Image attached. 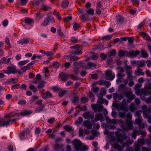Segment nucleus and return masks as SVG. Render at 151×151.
Instances as JSON below:
<instances>
[{"label":"nucleus","mask_w":151,"mask_h":151,"mask_svg":"<svg viewBox=\"0 0 151 151\" xmlns=\"http://www.w3.org/2000/svg\"><path fill=\"white\" fill-rule=\"evenodd\" d=\"M62 147V144H59L58 143H55L54 145V148L58 150H59Z\"/></svg>","instance_id":"ea45409f"},{"label":"nucleus","mask_w":151,"mask_h":151,"mask_svg":"<svg viewBox=\"0 0 151 151\" xmlns=\"http://www.w3.org/2000/svg\"><path fill=\"white\" fill-rule=\"evenodd\" d=\"M44 108L45 106H44L37 107L36 108L35 111L36 112H40L44 110Z\"/></svg>","instance_id":"2f4dec72"},{"label":"nucleus","mask_w":151,"mask_h":151,"mask_svg":"<svg viewBox=\"0 0 151 151\" xmlns=\"http://www.w3.org/2000/svg\"><path fill=\"white\" fill-rule=\"evenodd\" d=\"M141 53L142 57L144 58H146L148 56V54L145 52L144 50H142L141 51Z\"/></svg>","instance_id":"603ef678"},{"label":"nucleus","mask_w":151,"mask_h":151,"mask_svg":"<svg viewBox=\"0 0 151 151\" xmlns=\"http://www.w3.org/2000/svg\"><path fill=\"white\" fill-rule=\"evenodd\" d=\"M80 27V25L77 23H75L73 25V29L75 30H77Z\"/></svg>","instance_id":"338daca9"},{"label":"nucleus","mask_w":151,"mask_h":151,"mask_svg":"<svg viewBox=\"0 0 151 151\" xmlns=\"http://www.w3.org/2000/svg\"><path fill=\"white\" fill-rule=\"evenodd\" d=\"M124 69L125 70V73L127 75V78H132V67L129 65H126L124 66Z\"/></svg>","instance_id":"423d86ee"},{"label":"nucleus","mask_w":151,"mask_h":151,"mask_svg":"<svg viewBox=\"0 0 151 151\" xmlns=\"http://www.w3.org/2000/svg\"><path fill=\"white\" fill-rule=\"evenodd\" d=\"M32 113V111H30L23 110L20 113V115L22 116H25L29 115Z\"/></svg>","instance_id":"393cba45"},{"label":"nucleus","mask_w":151,"mask_h":151,"mask_svg":"<svg viewBox=\"0 0 151 151\" xmlns=\"http://www.w3.org/2000/svg\"><path fill=\"white\" fill-rule=\"evenodd\" d=\"M86 11L88 14H90L92 16L94 15V10L93 9L91 8L88 10H86Z\"/></svg>","instance_id":"e433bc0d"},{"label":"nucleus","mask_w":151,"mask_h":151,"mask_svg":"<svg viewBox=\"0 0 151 151\" xmlns=\"http://www.w3.org/2000/svg\"><path fill=\"white\" fill-rule=\"evenodd\" d=\"M68 4L69 2L68 1L66 0H64L62 4V7L63 8H65L68 6Z\"/></svg>","instance_id":"8fccbe9b"},{"label":"nucleus","mask_w":151,"mask_h":151,"mask_svg":"<svg viewBox=\"0 0 151 151\" xmlns=\"http://www.w3.org/2000/svg\"><path fill=\"white\" fill-rule=\"evenodd\" d=\"M53 14L58 19L60 20L61 19V16L58 12H56V10H55L54 12L53 13Z\"/></svg>","instance_id":"a18cd8bd"},{"label":"nucleus","mask_w":151,"mask_h":151,"mask_svg":"<svg viewBox=\"0 0 151 151\" xmlns=\"http://www.w3.org/2000/svg\"><path fill=\"white\" fill-rule=\"evenodd\" d=\"M150 112H144L143 113V116L145 118H148L150 116Z\"/></svg>","instance_id":"de8ad7c7"},{"label":"nucleus","mask_w":151,"mask_h":151,"mask_svg":"<svg viewBox=\"0 0 151 151\" xmlns=\"http://www.w3.org/2000/svg\"><path fill=\"white\" fill-rule=\"evenodd\" d=\"M19 119V118H15L12 119L5 120L4 119L0 118V127L8 126L10 125V122H14Z\"/></svg>","instance_id":"f03ea898"},{"label":"nucleus","mask_w":151,"mask_h":151,"mask_svg":"<svg viewBox=\"0 0 151 151\" xmlns=\"http://www.w3.org/2000/svg\"><path fill=\"white\" fill-rule=\"evenodd\" d=\"M88 146L84 145L83 146L82 145V147L80 149L81 151H86L88 149Z\"/></svg>","instance_id":"052dcab7"},{"label":"nucleus","mask_w":151,"mask_h":151,"mask_svg":"<svg viewBox=\"0 0 151 151\" xmlns=\"http://www.w3.org/2000/svg\"><path fill=\"white\" fill-rule=\"evenodd\" d=\"M57 31L58 35L60 37H63V36L64 34L61 31V27L60 26H58L57 27Z\"/></svg>","instance_id":"72a5a7b5"},{"label":"nucleus","mask_w":151,"mask_h":151,"mask_svg":"<svg viewBox=\"0 0 151 151\" xmlns=\"http://www.w3.org/2000/svg\"><path fill=\"white\" fill-rule=\"evenodd\" d=\"M142 117H138L135 119V123L136 124L138 125L139 129H143L145 128V124L142 123Z\"/></svg>","instance_id":"9d476101"},{"label":"nucleus","mask_w":151,"mask_h":151,"mask_svg":"<svg viewBox=\"0 0 151 151\" xmlns=\"http://www.w3.org/2000/svg\"><path fill=\"white\" fill-rule=\"evenodd\" d=\"M112 147L117 150L118 151H122L123 150V148H122L121 146L117 144H114L112 145Z\"/></svg>","instance_id":"a878e982"},{"label":"nucleus","mask_w":151,"mask_h":151,"mask_svg":"<svg viewBox=\"0 0 151 151\" xmlns=\"http://www.w3.org/2000/svg\"><path fill=\"white\" fill-rule=\"evenodd\" d=\"M129 109L131 111H133L137 110V108L135 107L134 103H131L129 106Z\"/></svg>","instance_id":"f704fd0d"},{"label":"nucleus","mask_w":151,"mask_h":151,"mask_svg":"<svg viewBox=\"0 0 151 151\" xmlns=\"http://www.w3.org/2000/svg\"><path fill=\"white\" fill-rule=\"evenodd\" d=\"M118 123L120 125V127L123 130L124 126V121L122 119H119L117 121Z\"/></svg>","instance_id":"a19ab883"},{"label":"nucleus","mask_w":151,"mask_h":151,"mask_svg":"<svg viewBox=\"0 0 151 151\" xmlns=\"http://www.w3.org/2000/svg\"><path fill=\"white\" fill-rule=\"evenodd\" d=\"M139 130H137L134 129L133 130L132 133V137L134 139H135L136 138V136L137 135H139L138 132Z\"/></svg>","instance_id":"b1692460"},{"label":"nucleus","mask_w":151,"mask_h":151,"mask_svg":"<svg viewBox=\"0 0 151 151\" xmlns=\"http://www.w3.org/2000/svg\"><path fill=\"white\" fill-rule=\"evenodd\" d=\"M139 52H140L138 50L134 51L133 50H131L129 52H128L127 57L130 58H135L139 54Z\"/></svg>","instance_id":"0eeeda50"},{"label":"nucleus","mask_w":151,"mask_h":151,"mask_svg":"<svg viewBox=\"0 0 151 151\" xmlns=\"http://www.w3.org/2000/svg\"><path fill=\"white\" fill-rule=\"evenodd\" d=\"M112 37V36L111 35H107L103 36L102 38V39L103 40H109Z\"/></svg>","instance_id":"5fc2aeb1"},{"label":"nucleus","mask_w":151,"mask_h":151,"mask_svg":"<svg viewBox=\"0 0 151 151\" xmlns=\"http://www.w3.org/2000/svg\"><path fill=\"white\" fill-rule=\"evenodd\" d=\"M49 22L53 23L55 21L53 17L50 15H49L46 17Z\"/></svg>","instance_id":"c756f323"},{"label":"nucleus","mask_w":151,"mask_h":151,"mask_svg":"<svg viewBox=\"0 0 151 151\" xmlns=\"http://www.w3.org/2000/svg\"><path fill=\"white\" fill-rule=\"evenodd\" d=\"M122 112H119V115L121 118H124L125 117L126 114L128 112V110H127V111H124V110H122Z\"/></svg>","instance_id":"c85d7f7f"},{"label":"nucleus","mask_w":151,"mask_h":151,"mask_svg":"<svg viewBox=\"0 0 151 151\" xmlns=\"http://www.w3.org/2000/svg\"><path fill=\"white\" fill-rule=\"evenodd\" d=\"M139 135L141 134V137L142 138H144L146 137V132L145 130H139L138 132Z\"/></svg>","instance_id":"7c9ffc66"},{"label":"nucleus","mask_w":151,"mask_h":151,"mask_svg":"<svg viewBox=\"0 0 151 151\" xmlns=\"http://www.w3.org/2000/svg\"><path fill=\"white\" fill-rule=\"evenodd\" d=\"M72 62H66L64 65V66L65 68L66 69L69 68L70 66H71V63Z\"/></svg>","instance_id":"4d7b16f0"},{"label":"nucleus","mask_w":151,"mask_h":151,"mask_svg":"<svg viewBox=\"0 0 151 151\" xmlns=\"http://www.w3.org/2000/svg\"><path fill=\"white\" fill-rule=\"evenodd\" d=\"M72 143L74 145V148L76 151L80 150L82 145L81 141L79 139H75L72 142Z\"/></svg>","instance_id":"39448f33"},{"label":"nucleus","mask_w":151,"mask_h":151,"mask_svg":"<svg viewBox=\"0 0 151 151\" xmlns=\"http://www.w3.org/2000/svg\"><path fill=\"white\" fill-rule=\"evenodd\" d=\"M126 123L127 124L126 126L124 125L123 130L127 132L129 130H131L133 129V124L131 121L127 120L126 121Z\"/></svg>","instance_id":"1a4fd4ad"},{"label":"nucleus","mask_w":151,"mask_h":151,"mask_svg":"<svg viewBox=\"0 0 151 151\" xmlns=\"http://www.w3.org/2000/svg\"><path fill=\"white\" fill-rule=\"evenodd\" d=\"M83 121L82 118L81 117H79L78 119L75 122V124L77 125L81 124Z\"/></svg>","instance_id":"c9c22d12"},{"label":"nucleus","mask_w":151,"mask_h":151,"mask_svg":"<svg viewBox=\"0 0 151 151\" xmlns=\"http://www.w3.org/2000/svg\"><path fill=\"white\" fill-rule=\"evenodd\" d=\"M82 63V62L81 61H80L79 62H75L73 63V66L75 68H76L79 65L81 64Z\"/></svg>","instance_id":"69168bd1"},{"label":"nucleus","mask_w":151,"mask_h":151,"mask_svg":"<svg viewBox=\"0 0 151 151\" xmlns=\"http://www.w3.org/2000/svg\"><path fill=\"white\" fill-rule=\"evenodd\" d=\"M41 9L44 11H47L49 9H51V8L48 6L43 4L41 6Z\"/></svg>","instance_id":"cd10ccee"},{"label":"nucleus","mask_w":151,"mask_h":151,"mask_svg":"<svg viewBox=\"0 0 151 151\" xmlns=\"http://www.w3.org/2000/svg\"><path fill=\"white\" fill-rule=\"evenodd\" d=\"M72 55H69L68 56L70 57V60L72 61H75L78 60L80 58L76 56H72Z\"/></svg>","instance_id":"473e14b6"},{"label":"nucleus","mask_w":151,"mask_h":151,"mask_svg":"<svg viewBox=\"0 0 151 151\" xmlns=\"http://www.w3.org/2000/svg\"><path fill=\"white\" fill-rule=\"evenodd\" d=\"M46 82L44 81H41L40 83L37 86V87L39 89H42L43 88L45 87L44 84Z\"/></svg>","instance_id":"37998d69"},{"label":"nucleus","mask_w":151,"mask_h":151,"mask_svg":"<svg viewBox=\"0 0 151 151\" xmlns=\"http://www.w3.org/2000/svg\"><path fill=\"white\" fill-rule=\"evenodd\" d=\"M72 19V17L71 16H68L64 19V21L65 22H69Z\"/></svg>","instance_id":"680f3d73"},{"label":"nucleus","mask_w":151,"mask_h":151,"mask_svg":"<svg viewBox=\"0 0 151 151\" xmlns=\"http://www.w3.org/2000/svg\"><path fill=\"white\" fill-rule=\"evenodd\" d=\"M116 19L117 24H121L124 22V17L120 15H116Z\"/></svg>","instance_id":"dca6fc26"},{"label":"nucleus","mask_w":151,"mask_h":151,"mask_svg":"<svg viewBox=\"0 0 151 151\" xmlns=\"http://www.w3.org/2000/svg\"><path fill=\"white\" fill-rule=\"evenodd\" d=\"M29 41V39L28 38H25L18 41L17 42L19 44L23 45L24 44H27L28 43Z\"/></svg>","instance_id":"4be33fe9"},{"label":"nucleus","mask_w":151,"mask_h":151,"mask_svg":"<svg viewBox=\"0 0 151 151\" xmlns=\"http://www.w3.org/2000/svg\"><path fill=\"white\" fill-rule=\"evenodd\" d=\"M64 128L67 132H70L71 131L73 130L72 127L69 125H66L64 127Z\"/></svg>","instance_id":"4c0bfd02"},{"label":"nucleus","mask_w":151,"mask_h":151,"mask_svg":"<svg viewBox=\"0 0 151 151\" xmlns=\"http://www.w3.org/2000/svg\"><path fill=\"white\" fill-rule=\"evenodd\" d=\"M96 65L92 62H90L88 63V64L86 65L85 68L86 69H91L92 67H96Z\"/></svg>","instance_id":"412c9836"},{"label":"nucleus","mask_w":151,"mask_h":151,"mask_svg":"<svg viewBox=\"0 0 151 151\" xmlns=\"http://www.w3.org/2000/svg\"><path fill=\"white\" fill-rule=\"evenodd\" d=\"M121 131V129L118 128L117 131H115V135L117 137V141L120 143L122 142L123 139H125L127 138V136L125 134L120 133Z\"/></svg>","instance_id":"f257e3e1"},{"label":"nucleus","mask_w":151,"mask_h":151,"mask_svg":"<svg viewBox=\"0 0 151 151\" xmlns=\"http://www.w3.org/2000/svg\"><path fill=\"white\" fill-rule=\"evenodd\" d=\"M52 95L49 91H47L44 93L42 95V98L44 99L52 97Z\"/></svg>","instance_id":"6ab92c4d"},{"label":"nucleus","mask_w":151,"mask_h":151,"mask_svg":"<svg viewBox=\"0 0 151 151\" xmlns=\"http://www.w3.org/2000/svg\"><path fill=\"white\" fill-rule=\"evenodd\" d=\"M88 101V99L86 97H83L81 98V102L82 103L85 104Z\"/></svg>","instance_id":"6e6d98bb"},{"label":"nucleus","mask_w":151,"mask_h":151,"mask_svg":"<svg viewBox=\"0 0 151 151\" xmlns=\"http://www.w3.org/2000/svg\"><path fill=\"white\" fill-rule=\"evenodd\" d=\"M103 119V116L102 114L100 113L97 114L95 115V117L94 119L92 121V123L94 122H97L99 120L102 122Z\"/></svg>","instance_id":"4468645a"},{"label":"nucleus","mask_w":151,"mask_h":151,"mask_svg":"<svg viewBox=\"0 0 151 151\" xmlns=\"http://www.w3.org/2000/svg\"><path fill=\"white\" fill-rule=\"evenodd\" d=\"M29 60H22L19 62L18 63V64L19 65H23L29 62Z\"/></svg>","instance_id":"3c124183"},{"label":"nucleus","mask_w":151,"mask_h":151,"mask_svg":"<svg viewBox=\"0 0 151 151\" xmlns=\"http://www.w3.org/2000/svg\"><path fill=\"white\" fill-rule=\"evenodd\" d=\"M137 65L140 67H142L145 65V62L144 60H137Z\"/></svg>","instance_id":"58836bf2"},{"label":"nucleus","mask_w":151,"mask_h":151,"mask_svg":"<svg viewBox=\"0 0 151 151\" xmlns=\"http://www.w3.org/2000/svg\"><path fill=\"white\" fill-rule=\"evenodd\" d=\"M142 112V111H141L137 110L136 111L135 114V116H138V117H142L141 116Z\"/></svg>","instance_id":"bf43d9fd"},{"label":"nucleus","mask_w":151,"mask_h":151,"mask_svg":"<svg viewBox=\"0 0 151 151\" xmlns=\"http://www.w3.org/2000/svg\"><path fill=\"white\" fill-rule=\"evenodd\" d=\"M29 88L34 93L36 92L37 91L35 86L34 85L30 84L29 86Z\"/></svg>","instance_id":"c03bdc74"},{"label":"nucleus","mask_w":151,"mask_h":151,"mask_svg":"<svg viewBox=\"0 0 151 151\" xmlns=\"http://www.w3.org/2000/svg\"><path fill=\"white\" fill-rule=\"evenodd\" d=\"M127 104L126 100L124 99L122 102L121 105L119 106V109L120 110H124V111H127Z\"/></svg>","instance_id":"f8f14e48"},{"label":"nucleus","mask_w":151,"mask_h":151,"mask_svg":"<svg viewBox=\"0 0 151 151\" xmlns=\"http://www.w3.org/2000/svg\"><path fill=\"white\" fill-rule=\"evenodd\" d=\"M7 70L6 73L9 74L11 73L15 74L17 72V70L16 69V67L14 65H12L11 66H9L7 68Z\"/></svg>","instance_id":"9b49d317"},{"label":"nucleus","mask_w":151,"mask_h":151,"mask_svg":"<svg viewBox=\"0 0 151 151\" xmlns=\"http://www.w3.org/2000/svg\"><path fill=\"white\" fill-rule=\"evenodd\" d=\"M83 124L88 129H91L92 128L93 123L91 124L88 120H86L83 122Z\"/></svg>","instance_id":"2eb2a0df"},{"label":"nucleus","mask_w":151,"mask_h":151,"mask_svg":"<svg viewBox=\"0 0 151 151\" xmlns=\"http://www.w3.org/2000/svg\"><path fill=\"white\" fill-rule=\"evenodd\" d=\"M54 67L55 68H58L60 66V64L58 61H55L53 63Z\"/></svg>","instance_id":"49530a36"},{"label":"nucleus","mask_w":151,"mask_h":151,"mask_svg":"<svg viewBox=\"0 0 151 151\" xmlns=\"http://www.w3.org/2000/svg\"><path fill=\"white\" fill-rule=\"evenodd\" d=\"M24 22L28 25L32 23H34V21L32 18H26L24 19Z\"/></svg>","instance_id":"bb28decb"},{"label":"nucleus","mask_w":151,"mask_h":151,"mask_svg":"<svg viewBox=\"0 0 151 151\" xmlns=\"http://www.w3.org/2000/svg\"><path fill=\"white\" fill-rule=\"evenodd\" d=\"M128 51H122L120 50L118 51V55L120 57L126 56L127 55Z\"/></svg>","instance_id":"5701e85b"},{"label":"nucleus","mask_w":151,"mask_h":151,"mask_svg":"<svg viewBox=\"0 0 151 151\" xmlns=\"http://www.w3.org/2000/svg\"><path fill=\"white\" fill-rule=\"evenodd\" d=\"M91 107L95 113L101 112L104 108L103 106L101 104H92Z\"/></svg>","instance_id":"20e7f679"},{"label":"nucleus","mask_w":151,"mask_h":151,"mask_svg":"<svg viewBox=\"0 0 151 151\" xmlns=\"http://www.w3.org/2000/svg\"><path fill=\"white\" fill-rule=\"evenodd\" d=\"M124 95L127 98V102L128 103L131 102L135 97V95L133 94L131 91L125 92Z\"/></svg>","instance_id":"7ed1b4c3"},{"label":"nucleus","mask_w":151,"mask_h":151,"mask_svg":"<svg viewBox=\"0 0 151 151\" xmlns=\"http://www.w3.org/2000/svg\"><path fill=\"white\" fill-rule=\"evenodd\" d=\"M72 79L74 80H78L79 79V78L77 76L74 75V74L70 75L69 76Z\"/></svg>","instance_id":"13d9d810"},{"label":"nucleus","mask_w":151,"mask_h":151,"mask_svg":"<svg viewBox=\"0 0 151 151\" xmlns=\"http://www.w3.org/2000/svg\"><path fill=\"white\" fill-rule=\"evenodd\" d=\"M42 56L41 55H37L36 54H34L32 58H31V60H35L36 58L41 59H42Z\"/></svg>","instance_id":"864d4df0"},{"label":"nucleus","mask_w":151,"mask_h":151,"mask_svg":"<svg viewBox=\"0 0 151 151\" xmlns=\"http://www.w3.org/2000/svg\"><path fill=\"white\" fill-rule=\"evenodd\" d=\"M106 120L108 123L113 124L114 125L117 124V121L116 119H111L108 117H106Z\"/></svg>","instance_id":"f3484780"},{"label":"nucleus","mask_w":151,"mask_h":151,"mask_svg":"<svg viewBox=\"0 0 151 151\" xmlns=\"http://www.w3.org/2000/svg\"><path fill=\"white\" fill-rule=\"evenodd\" d=\"M106 76L108 77L106 79L112 81L115 78V76L114 73L111 70H107L105 72Z\"/></svg>","instance_id":"6e6552de"},{"label":"nucleus","mask_w":151,"mask_h":151,"mask_svg":"<svg viewBox=\"0 0 151 151\" xmlns=\"http://www.w3.org/2000/svg\"><path fill=\"white\" fill-rule=\"evenodd\" d=\"M143 71V70L140 69L139 68H137V70L135 72V73L137 76H144L145 73Z\"/></svg>","instance_id":"aec40b11"},{"label":"nucleus","mask_w":151,"mask_h":151,"mask_svg":"<svg viewBox=\"0 0 151 151\" xmlns=\"http://www.w3.org/2000/svg\"><path fill=\"white\" fill-rule=\"evenodd\" d=\"M83 115L85 119H93L94 117V114L93 113L91 114L90 112H89L84 113Z\"/></svg>","instance_id":"ddd939ff"},{"label":"nucleus","mask_w":151,"mask_h":151,"mask_svg":"<svg viewBox=\"0 0 151 151\" xmlns=\"http://www.w3.org/2000/svg\"><path fill=\"white\" fill-rule=\"evenodd\" d=\"M55 118L52 117L51 119H49L47 121V122L50 124H52L55 122Z\"/></svg>","instance_id":"774afa93"},{"label":"nucleus","mask_w":151,"mask_h":151,"mask_svg":"<svg viewBox=\"0 0 151 151\" xmlns=\"http://www.w3.org/2000/svg\"><path fill=\"white\" fill-rule=\"evenodd\" d=\"M116 52V50L114 49H112L110 52V55L111 56H114Z\"/></svg>","instance_id":"0e129e2a"},{"label":"nucleus","mask_w":151,"mask_h":151,"mask_svg":"<svg viewBox=\"0 0 151 151\" xmlns=\"http://www.w3.org/2000/svg\"><path fill=\"white\" fill-rule=\"evenodd\" d=\"M66 93V92L65 90H60L58 93V95L60 97H62Z\"/></svg>","instance_id":"79ce46f5"},{"label":"nucleus","mask_w":151,"mask_h":151,"mask_svg":"<svg viewBox=\"0 0 151 151\" xmlns=\"http://www.w3.org/2000/svg\"><path fill=\"white\" fill-rule=\"evenodd\" d=\"M60 78L62 81H65L68 79L69 76L67 74L64 72H61L60 74Z\"/></svg>","instance_id":"a211bd4d"},{"label":"nucleus","mask_w":151,"mask_h":151,"mask_svg":"<svg viewBox=\"0 0 151 151\" xmlns=\"http://www.w3.org/2000/svg\"><path fill=\"white\" fill-rule=\"evenodd\" d=\"M130 81L128 83L129 85L130 86H132L134 84V82L133 81L134 77L132 76V78H128Z\"/></svg>","instance_id":"09e8293b"},{"label":"nucleus","mask_w":151,"mask_h":151,"mask_svg":"<svg viewBox=\"0 0 151 151\" xmlns=\"http://www.w3.org/2000/svg\"><path fill=\"white\" fill-rule=\"evenodd\" d=\"M26 103V101L25 100H20L18 102V104H24Z\"/></svg>","instance_id":"e2e57ef3"}]
</instances>
